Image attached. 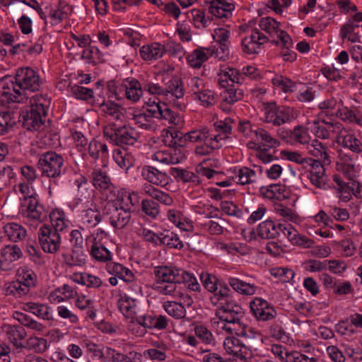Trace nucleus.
Masks as SVG:
<instances>
[{"mask_svg": "<svg viewBox=\"0 0 362 362\" xmlns=\"http://www.w3.org/2000/svg\"><path fill=\"white\" fill-rule=\"evenodd\" d=\"M138 192L120 188L116 197H108L103 213L108 216L110 224L115 229L124 228L131 221L132 214L139 206Z\"/></svg>", "mask_w": 362, "mask_h": 362, "instance_id": "1", "label": "nucleus"}, {"mask_svg": "<svg viewBox=\"0 0 362 362\" xmlns=\"http://www.w3.org/2000/svg\"><path fill=\"white\" fill-rule=\"evenodd\" d=\"M153 119L160 120L164 125L170 127H179L182 125L184 120L180 112L170 107L168 104L160 101L149 100L146 103V110L144 113L136 115L133 117L134 124L138 127L155 132L157 124Z\"/></svg>", "mask_w": 362, "mask_h": 362, "instance_id": "2", "label": "nucleus"}, {"mask_svg": "<svg viewBox=\"0 0 362 362\" xmlns=\"http://www.w3.org/2000/svg\"><path fill=\"white\" fill-rule=\"evenodd\" d=\"M37 167L42 176L54 179L50 180L49 188L58 185L57 178L62 175L64 157L53 151H48L39 156Z\"/></svg>", "mask_w": 362, "mask_h": 362, "instance_id": "3", "label": "nucleus"}, {"mask_svg": "<svg viewBox=\"0 0 362 362\" xmlns=\"http://www.w3.org/2000/svg\"><path fill=\"white\" fill-rule=\"evenodd\" d=\"M103 136L117 146H132L139 138L136 130L129 126H117L112 123L105 126L103 129Z\"/></svg>", "mask_w": 362, "mask_h": 362, "instance_id": "4", "label": "nucleus"}, {"mask_svg": "<svg viewBox=\"0 0 362 362\" xmlns=\"http://www.w3.org/2000/svg\"><path fill=\"white\" fill-rule=\"evenodd\" d=\"M264 122L274 127H279L291 122L296 117V112L293 107L286 105H278L276 102L264 103Z\"/></svg>", "mask_w": 362, "mask_h": 362, "instance_id": "5", "label": "nucleus"}, {"mask_svg": "<svg viewBox=\"0 0 362 362\" xmlns=\"http://www.w3.org/2000/svg\"><path fill=\"white\" fill-rule=\"evenodd\" d=\"M221 314L218 317L221 322V328L227 333L235 334L240 337H246L248 327L242 322L243 318V309L240 305L233 308L230 311L225 313L220 312ZM219 324V322H218Z\"/></svg>", "mask_w": 362, "mask_h": 362, "instance_id": "6", "label": "nucleus"}, {"mask_svg": "<svg viewBox=\"0 0 362 362\" xmlns=\"http://www.w3.org/2000/svg\"><path fill=\"white\" fill-rule=\"evenodd\" d=\"M185 93L184 84L180 77L173 76L165 83L163 96L169 104L180 110L186 108Z\"/></svg>", "mask_w": 362, "mask_h": 362, "instance_id": "7", "label": "nucleus"}, {"mask_svg": "<svg viewBox=\"0 0 362 362\" xmlns=\"http://www.w3.org/2000/svg\"><path fill=\"white\" fill-rule=\"evenodd\" d=\"M211 295L209 297L211 303L217 307L215 311V315L220 317L222 312L226 314L227 311H230L233 308L240 306L233 300L232 292L226 284H219L216 291H211Z\"/></svg>", "mask_w": 362, "mask_h": 362, "instance_id": "8", "label": "nucleus"}, {"mask_svg": "<svg viewBox=\"0 0 362 362\" xmlns=\"http://www.w3.org/2000/svg\"><path fill=\"white\" fill-rule=\"evenodd\" d=\"M14 79L17 80L18 86L21 88L25 94H27L28 91L39 90L43 83L39 74L28 66L18 68L16 71Z\"/></svg>", "mask_w": 362, "mask_h": 362, "instance_id": "9", "label": "nucleus"}, {"mask_svg": "<svg viewBox=\"0 0 362 362\" xmlns=\"http://www.w3.org/2000/svg\"><path fill=\"white\" fill-rule=\"evenodd\" d=\"M23 215L26 217L30 225L37 226L43 222L48 216V211L40 203L39 196L21 204Z\"/></svg>", "mask_w": 362, "mask_h": 362, "instance_id": "10", "label": "nucleus"}, {"mask_svg": "<svg viewBox=\"0 0 362 362\" xmlns=\"http://www.w3.org/2000/svg\"><path fill=\"white\" fill-rule=\"evenodd\" d=\"M38 241L42 250L46 253L54 254L61 247L62 238L59 233L45 224L38 230Z\"/></svg>", "mask_w": 362, "mask_h": 362, "instance_id": "11", "label": "nucleus"}, {"mask_svg": "<svg viewBox=\"0 0 362 362\" xmlns=\"http://www.w3.org/2000/svg\"><path fill=\"white\" fill-rule=\"evenodd\" d=\"M0 93L8 102L24 103L29 97L23 93L14 77L4 76L0 80Z\"/></svg>", "mask_w": 362, "mask_h": 362, "instance_id": "12", "label": "nucleus"}, {"mask_svg": "<svg viewBox=\"0 0 362 362\" xmlns=\"http://www.w3.org/2000/svg\"><path fill=\"white\" fill-rule=\"evenodd\" d=\"M171 136L174 140V144L183 148L184 146H187V142L202 143L209 140L210 139V129L204 126L185 134L175 131L171 134Z\"/></svg>", "mask_w": 362, "mask_h": 362, "instance_id": "13", "label": "nucleus"}, {"mask_svg": "<svg viewBox=\"0 0 362 362\" xmlns=\"http://www.w3.org/2000/svg\"><path fill=\"white\" fill-rule=\"evenodd\" d=\"M235 119L226 117L223 120H218L213 124V129H210V140L220 148L226 144L233 132V124Z\"/></svg>", "mask_w": 362, "mask_h": 362, "instance_id": "14", "label": "nucleus"}, {"mask_svg": "<svg viewBox=\"0 0 362 362\" xmlns=\"http://www.w3.org/2000/svg\"><path fill=\"white\" fill-rule=\"evenodd\" d=\"M336 142L341 148L347 149L354 154L362 153V139L349 128H341L336 137Z\"/></svg>", "mask_w": 362, "mask_h": 362, "instance_id": "15", "label": "nucleus"}, {"mask_svg": "<svg viewBox=\"0 0 362 362\" xmlns=\"http://www.w3.org/2000/svg\"><path fill=\"white\" fill-rule=\"evenodd\" d=\"M91 179L94 187L105 194L107 199H108V197H116V193L119 189L112 182L110 177L105 170L101 168H93L91 173Z\"/></svg>", "mask_w": 362, "mask_h": 362, "instance_id": "16", "label": "nucleus"}, {"mask_svg": "<svg viewBox=\"0 0 362 362\" xmlns=\"http://www.w3.org/2000/svg\"><path fill=\"white\" fill-rule=\"evenodd\" d=\"M92 104L98 107L100 114L109 120L121 121L124 118L122 107L117 103L110 100H105L103 93L93 100Z\"/></svg>", "mask_w": 362, "mask_h": 362, "instance_id": "17", "label": "nucleus"}, {"mask_svg": "<svg viewBox=\"0 0 362 362\" xmlns=\"http://www.w3.org/2000/svg\"><path fill=\"white\" fill-rule=\"evenodd\" d=\"M250 312L257 321H269L274 319L276 311L267 300L256 297L250 302Z\"/></svg>", "mask_w": 362, "mask_h": 362, "instance_id": "18", "label": "nucleus"}, {"mask_svg": "<svg viewBox=\"0 0 362 362\" xmlns=\"http://www.w3.org/2000/svg\"><path fill=\"white\" fill-rule=\"evenodd\" d=\"M336 170L349 180L355 179L358 174L355 158L352 155L342 150L337 151Z\"/></svg>", "mask_w": 362, "mask_h": 362, "instance_id": "19", "label": "nucleus"}, {"mask_svg": "<svg viewBox=\"0 0 362 362\" xmlns=\"http://www.w3.org/2000/svg\"><path fill=\"white\" fill-rule=\"evenodd\" d=\"M172 142L174 143L173 139ZM152 159L164 164L174 165L182 162L185 159V154L181 146L173 144V146L155 152Z\"/></svg>", "mask_w": 362, "mask_h": 362, "instance_id": "20", "label": "nucleus"}, {"mask_svg": "<svg viewBox=\"0 0 362 362\" xmlns=\"http://www.w3.org/2000/svg\"><path fill=\"white\" fill-rule=\"evenodd\" d=\"M269 38L257 28L252 29L241 42L243 52L247 54L258 53L262 45L268 42Z\"/></svg>", "mask_w": 362, "mask_h": 362, "instance_id": "21", "label": "nucleus"}, {"mask_svg": "<svg viewBox=\"0 0 362 362\" xmlns=\"http://www.w3.org/2000/svg\"><path fill=\"white\" fill-rule=\"evenodd\" d=\"M204 4L208 7L209 13L216 18H229L235 9L233 4L226 0H205Z\"/></svg>", "mask_w": 362, "mask_h": 362, "instance_id": "22", "label": "nucleus"}, {"mask_svg": "<svg viewBox=\"0 0 362 362\" xmlns=\"http://www.w3.org/2000/svg\"><path fill=\"white\" fill-rule=\"evenodd\" d=\"M182 269L174 266H158L153 269L156 284L160 283H178L180 279Z\"/></svg>", "mask_w": 362, "mask_h": 362, "instance_id": "23", "label": "nucleus"}, {"mask_svg": "<svg viewBox=\"0 0 362 362\" xmlns=\"http://www.w3.org/2000/svg\"><path fill=\"white\" fill-rule=\"evenodd\" d=\"M103 86L101 81H97L95 83L94 88H88L79 84H74L70 87L71 94L76 99L88 101L92 100L93 101L94 95L98 97L103 94Z\"/></svg>", "mask_w": 362, "mask_h": 362, "instance_id": "24", "label": "nucleus"}, {"mask_svg": "<svg viewBox=\"0 0 362 362\" xmlns=\"http://www.w3.org/2000/svg\"><path fill=\"white\" fill-rule=\"evenodd\" d=\"M120 90L124 91L125 97L132 103L138 102L143 96V84L134 78H127L122 80Z\"/></svg>", "mask_w": 362, "mask_h": 362, "instance_id": "25", "label": "nucleus"}, {"mask_svg": "<svg viewBox=\"0 0 362 362\" xmlns=\"http://www.w3.org/2000/svg\"><path fill=\"white\" fill-rule=\"evenodd\" d=\"M223 90L220 93L221 99V107L223 110L228 109L226 105H233L238 101L243 100L244 91L239 85L231 84L228 87H221Z\"/></svg>", "mask_w": 362, "mask_h": 362, "instance_id": "26", "label": "nucleus"}, {"mask_svg": "<svg viewBox=\"0 0 362 362\" xmlns=\"http://www.w3.org/2000/svg\"><path fill=\"white\" fill-rule=\"evenodd\" d=\"M137 320L146 329H164L168 327V319L165 315H155L153 313H147L144 315H137Z\"/></svg>", "mask_w": 362, "mask_h": 362, "instance_id": "27", "label": "nucleus"}, {"mask_svg": "<svg viewBox=\"0 0 362 362\" xmlns=\"http://www.w3.org/2000/svg\"><path fill=\"white\" fill-rule=\"evenodd\" d=\"M141 176L151 185L164 187L169 182V177L165 173L151 165H145L142 168Z\"/></svg>", "mask_w": 362, "mask_h": 362, "instance_id": "28", "label": "nucleus"}, {"mask_svg": "<svg viewBox=\"0 0 362 362\" xmlns=\"http://www.w3.org/2000/svg\"><path fill=\"white\" fill-rule=\"evenodd\" d=\"M218 83L221 87H228L231 84L240 85L243 83V74L235 68L223 67L218 74Z\"/></svg>", "mask_w": 362, "mask_h": 362, "instance_id": "29", "label": "nucleus"}, {"mask_svg": "<svg viewBox=\"0 0 362 362\" xmlns=\"http://www.w3.org/2000/svg\"><path fill=\"white\" fill-rule=\"evenodd\" d=\"M337 114L343 122L362 127V106H344L337 110Z\"/></svg>", "mask_w": 362, "mask_h": 362, "instance_id": "30", "label": "nucleus"}, {"mask_svg": "<svg viewBox=\"0 0 362 362\" xmlns=\"http://www.w3.org/2000/svg\"><path fill=\"white\" fill-rule=\"evenodd\" d=\"M0 256L8 272L12 270L13 263L23 257V252L18 245L9 244L1 249Z\"/></svg>", "mask_w": 362, "mask_h": 362, "instance_id": "31", "label": "nucleus"}, {"mask_svg": "<svg viewBox=\"0 0 362 362\" xmlns=\"http://www.w3.org/2000/svg\"><path fill=\"white\" fill-rule=\"evenodd\" d=\"M46 117L41 112L29 109L22 115L23 127L29 131L39 130L44 125Z\"/></svg>", "mask_w": 362, "mask_h": 362, "instance_id": "32", "label": "nucleus"}, {"mask_svg": "<svg viewBox=\"0 0 362 362\" xmlns=\"http://www.w3.org/2000/svg\"><path fill=\"white\" fill-rule=\"evenodd\" d=\"M223 348L228 354L235 357H247L250 354V349L239 339L234 337H228L224 339Z\"/></svg>", "mask_w": 362, "mask_h": 362, "instance_id": "33", "label": "nucleus"}, {"mask_svg": "<svg viewBox=\"0 0 362 362\" xmlns=\"http://www.w3.org/2000/svg\"><path fill=\"white\" fill-rule=\"evenodd\" d=\"M167 346L164 343L155 341L152 344V347L141 352L142 361L150 360L153 362L164 361L167 358Z\"/></svg>", "mask_w": 362, "mask_h": 362, "instance_id": "34", "label": "nucleus"}, {"mask_svg": "<svg viewBox=\"0 0 362 362\" xmlns=\"http://www.w3.org/2000/svg\"><path fill=\"white\" fill-rule=\"evenodd\" d=\"M2 333L16 347L22 348L21 341L25 339L27 334L25 329L18 325L4 324L1 326Z\"/></svg>", "mask_w": 362, "mask_h": 362, "instance_id": "35", "label": "nucleus"}, {"mask_svg": "<svg viewBox=\"0 0 362 362\" xmlns=\"http://www.w3.org/2000/svg\"><path fill=\"white\" fill-rule=\"evenodd\" d=\"M105 357L112 362H143L141 352L132 351L124 354L110 347L105 348Z\"/></svg>", "mask_w": 362, "mask_h": 362, "instance_id": "36", "label": "nucleus"}, {"mask_svg": "<svg viewBox=\"0 0 362 362\" xmlns=\"http://www.w3.org/2000/svg\"><path fill=\"white\" fill-rule=\"evenodd\" d=\"M23 310L36 315L42 320L47 321L54 320L52 308L47 304L28 302L23 305Z\"/></svg>", "mask_w": 362, "mask_h": 362, "instance_id": "37", "label": "nucleus"}, {"mask_svg": "<svg viewBox=\"0 0 362 362\" xmlns=\"http://www.w3.org/2000/svg\"><path fill=\"white\" fill-rule=\"evenodd\" d=\"M170 173L178 182L191 183L193 186H198L202 183V179L196 171L192 172L187 169L171 168Z\"/></svg>", "mask_w": 362, "mask_h": 362, "instance_id": "38", "label": "nucleus"}, {"mask_svg": "<svg viewBox=\"0 0 362 362\" xmlns=\"http://www.w3.org/2000/svg\"><path fill=\"white\" fill-rule=\"evenodd\" d=\"M112 158L117 165L126 172L135 163L134 155L125 148H115L112 151Z\"/></svg>", "mask_w": 362, "mask_h": 362, "instance_id": "39", "label": "nucleus"}, {"mask_svg": "<svg viewBox=\"0 0 362 362\" xmlns=\"http://www.w3.org/2000/svg\"><path fill=\"white\" fill-rule=\"evenodd\" d=\"M105 269L108 274L118 277L124 282H132L135 279L132 271L122 264L109 262L106 264Z\"/></svg>", "mask_w": 362, "mask_h": 362, "instance_id": "40", "label": "nucleus"}, {"mask_svg": "<svg viewBox=\"0 0 362 362\" xmlns=\"http://www.w3.org/2000/svg\"><path fill=\"white\" fill-rule=\"evenodd\" d=\"M165 52L164 45L153 42L143 45L139 49L141 57L145 61H153L161 58Z\"/></svg>", "mask_w": 362, "mask_h": 362, "instance_id": "41", "label": "nucleus"}, {"mask_svg": "<svg viewBox=\"0 0 362 362\" xmlns=\"http://www.w3.org/2000/svg\"><path fill=\"white\" fill-rule=\"evenodd\" d=\"M90 255L95 260L107 262L112 259V254L105 246L103 242L92 238L90 240Z\"/></svg>", "mask_w": 362, "mask_h": 362, "instance_id": "42", "label": "nucleus"}, {"mask_svg": "<svg viewBox=\"0 0 362 362\" xmlns=\"http://www.w3.org/2000/svg\"><path fill=\"white\" fill-rule=\"evenodd\" d=\"M30 109L47 115L51 104V97L48 93H37L29 98Z\"/></svg>", "mask_w": 362, "mask_h": 362, "instance_id": "43", "label": "nucleus"}, {"mask_svg": "<svg viewBox=\"0 0 362 362\" xmlns=\"http://www.w3.org/2000/svg\"><path fill=\"white\" fill-rule=\"evenodd\" d=\"M141 189L145 194L151 197L153 200H156L165 206H171L174 202L173 197L168 193L155 187L151 184L143 185Z\"/></svg>", "mask_w": 362, "mask_h": 362, "instance_id": "44", "label": "nucleus"}, {"mask_svg": "<svg viewBox=\"0 0 362 362\" xmlns=\"http://www.w3.org/2000/svg\"><path fill=\"white\" fill-rule=\"evenodd\" d=\"M307 151L310 155L317 159L322 160L323 163L329 165L331 163V158L328 154L329 148L327 146L324 145L322 142L317 139L312 141L311 144L306 146Z\"/></svg>", "mask_w": 362, "mask_h": 362, "instance_id": "45", "label": "nucleus"}, {"mask_svg": "<svg viewBox=\"0 0 362 362\" xmlns=\"http://www.w3.org/2000/svg\"><path fill=\"white\" fill-rule=\"evenodd\" d=\"M16 279L21 284L31 290L36 287L37 284V276L35 272L29 267L23 265L16 271Z\"/></svg>", "mask_w": 362, "mask_h": 362, "instance_id": "46", "label": "nucleus"}, {"mask_svg": "<svg viewBox=\"0 0 362 362\" xmlns=\"http://www.w3.org/2000/svg\"><path fill=\"white\" fill-rule=\"evenodd\" d=\"M89 156L94 160L101 159L104 160L109 156V151L107 144L100 141L93 139L87 148Z\"/></svg>", "mask_w": 362, "mask_h": 362, "instance_id": "47", "label": "nucleus"}, {"mask_svg": "<svg viewBox=\"0 0 362 362\" xmlns=\"http://www.w3.org/2000/svg\"><path fill=\"white\" fill-rule=\"evenodd\" d=\"M281 223H275L272 220L260 223L257 228L258 235L262 238L274 239L280 235Z\"/></svg>", "mask_w": 362, "mask_h": 362, "instance_id": "48", "label": "nucleus"}, {"mask_svg": "<svg viewBox=\"0 0 362 362\" xmlns=\"http://www.w3.org/2000/svg\"><path fill=\"white\" fill-rule=\"evenodd\" d=\"M228 284L235 292L243 296H253L258 288L255 284L246 282L235 277H229Z\"/></svg>", "mask_w": 362, "mask_h": 362, "instance_id": "49", "label": "nucleus"}, {"mask_svg": "<svg viewBox=\"0 0 362 362\" xmlns=\"http://www.w3.org/2000/svg\"><path fill=\"white\" fill-rule=\"evenodd\" d=\"M117 305L119 311L126 318L131 320L136 317L138 308L135 299L124 295L118 300Z\"/></svg>", "mask_w": 362, "mask_h": 362, "instance_id": "50", "label": "nucleus"}, {"mask_svg": "<svg viewBox=\"0 0 362 362\" xmlns=\"http://www.w3.org/2000/svg\"><path fill=\"white\" fill-rule=\"evenodd\" d=\"M261 194L268 199L281 201L288 197L286 186L280 184L270 185L261 188Z\"/></svg>", "mask_w": 362, "mask_h": 362, "instance_id": "51", "label": "nucleus"}, {"mask_svg": "<svg viewBox=\"0 0 362 362\" xmlns=\"http://www.w3.org/2000/svg\"><path fill=\"white\" fill-rule=\"evenodd\" d=\"M4 233L10 241L16 243L24 240L27 235L26 229L17 223H8L3 227Z\"/></svg>", "mask_w": 362, "mask_h": 362, "instance_id": "52", "label": "nucleus"}, {"mask_svg": "<svg viewBox=\"0 0 362 362\" xmlns=\"http://www.w3.org/2000/svg\"><path fill=\"white\" fill-rule=\"evenodd\" d=\"M210 58L207 47H199L187 56V62L192 68L199 69Z\"/></svg>", "mask_w": 362, "mask_h": 362, "instance_id": "53", "label": "nucleus"}, {"mask_svg": "<svg viewBox=\"0 0 362 362\" xmlns=\"http://www.w3.org/2000/svg\"><path fill=\"white\" fill-rule=\"evenodd\" d=\"M51 225L49 228L58 233L62 232L69 226V221L66 218L65 213L60 209H53L49 214Z\"/></svg>", "mask_w": 362, "mask_h": 362, "instance_id": "54", "label": "nucleus"}, {"mask_svg": "<svg viewBox=\"0 0 362 362\" xmlns=\"http://www.w3.org/2000/svg\"><path fill=\"white\" fill-rule=\"evenodd\" d=\"M252 141H257L267 148H273L279 146L280 142L267 129L258 126Z\"/></svg>", "mask_w": 362, "mask_h": 362, "instance_id": "55", "label": "nucleus"}, {"mask_svg": "<svg viewBox=\"0 0 362 362\" xmlns=\"http://www.w3.org/2000/svg\"><path fill=\"white\" fill-rule=\"evenodd\" d=\"M235 180L237 184L245 185L255 183L257 180L255 170L248 167H240L235 170Z\"/></svg>", "mask_w": 362, "mask_h": 362, "instance_id": "56", "label": "nucleus"}, {"mask_svg": "<svg viewBox=\"0 0 362 362\" xmlns=\"http://www.w3.org/2000/svg\"><path fill=\"white\" fill-rule=\"evenodd\" d=\"M63 257L65 263L69 267L82 266L86 261L83 247H72L71 252L63 255Z\"/></svg>", "mask_w": 362, "mask_h": 362, "instance_id": "57", "label": "nucleus"}, {"mask_svg": "<svg viewBox=\"0 0 362 362\" xmlns=\"http://www.w3.org/2000/svg\"><path fill=\"white\" fill-rule=\"evenodd\" d=\"M160 240L159 245H165L168 248L182 250L184 247L183 242L179 236L170 230L160 232Z\"/></svg>", "mask_w": 362, "mask_h": 362, "instance_id": "58", "label": "nucleus"}, {"mask_svg": "<svg viewBox=\"0 0 362 362\" xmlns=\"http://www.w3.org/2000/svg\"><path fill=\"white\" fill-rule=\"evenodd\" d=\"M217 98L216 93L207 87L193 97L197 103L206 108L214 106L217 102Z\"/></svg>", "mask_w": 362, "mask_h": 362, "instance_id": "59", "label": "nucleus"}, {"mask_svg": "<svg viewBox=\"0 0 362 362\" xmlns=\"http://www.w3.org/2000/svg\"><path fill=\"white\" fill-rule=\"evenodd\" d=\"M81 59L86 60V62L92 65H96L104 62L103 54L95 46H88L83 49Z\"/></svg>", "mask_w": 362, "mask_h": 362, "instance_id": "60", "label": "nucleus"}, {"mask_svg": "<svg viewBox=\"0 0 362 362\" xmlns=\"http://www.w3.org/2000/svg\"><path fill=\"white\" fill-rule=\"evenodd\" d=\"M289 134L291 140L293 142L298 143L302 145H308L310 141V136L308 132V129L303 125H297L294 127L292 131L286 132Z\"/></svg>", "mask_w": 362, "mask_h": 362, "instance_id": "61", "label": "nucleus"}, {"mask_svg": "<svg viewBox=\"0 0 362 362\" xmlns=\"http://www.w3.org/2000/svg\"><path fill=\"white\" fill-rule=\"evenodd\" d=\"M163 307L169 315L175 319H183L186 316V310L182 303L168 300L163 303Z\"/></svg>", "mask_w": 362, "mask_h": 362, "instance_id": "62", "label": "nucleus"}, {"mask_svg": "<svg viewBox=\"0 0 362 362\" xmlns=\"http://www.w3.org/2000/svg\"><path fill=\"white\" fill-rule=\"evenodd\" d=\"M190 14L194 25L198 29L208 27L213 20V18L206 16L202 9L193 8L190 11Z\"/></svg>", "mask_w": 362, "mask_h": 362, "instance_id": "63", "label": "nucleus"}, {"mask_svg": "<svg viewBox=\"0 0 362 362\" xmlns=\"http://www.w3.org/2000/svg\"><path fill=\"white\" fill-rule=\"evenodd\" d=\"M341 124L339 122H323L322 124H316L314 127L315 135L322 139H328L330 136V132L337 129H341Z\"/></svg>", "mask_w": 362, "mask_h": 362, "instance_id": "64", "label": "nucleus"}]
</instances>
